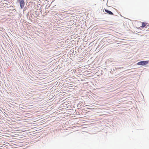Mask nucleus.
<instances>
[{
  "mask_svg": "<svg viewBox=\"0 0 149 149\" xmlns=\"http://www.w3.org/2000/svg\"><path fill=\"white\" fill-rule=\"evenodd\" d=\"M147 25V23L145 22H142V26H141V27L142 28H143L144 27H145Z\"/></svg>",
  "mask_w": 149,
  "mask_h": 149,
  "instance_id": "nucleus-5",
  "label": "nucleus"
},
{
  "mask_svg": "<svg viewBox=\"0 0 149 149\" xmlns=\"http://www.w3.org/2000/svg\"><path fill=\"white\" fill-rule=\"evenodd\" d=\"M149 62V60L146 61H142L139 62L137 63V65H141L142 66H143L146 65Z\"/></svg>",
  "mask_w": 149,
  "mask_h": 149,
  "instance_id": "nucleus-1",
  "label": "nucleus"
},
{
  "mask_svg": "<svg viewBox=\"0 0 149 149\" xmlns=\"http://www.w3.org/2000/svg\"><path fill=\"white\" fill-rule=\"evenodd\" d=\"M25 139H16V140H24Z\"/></svg>",
  "mask_w": 149,
  "mask_h": 149,
  "instance_id": "nucleus-9",
  "label": "nucleus"
},
{
  "mask_svg": "<svg viewBox=\"0 0 149 149\" xmlns=\"http://www.w3.org/2000/svg\"><path fill=\"white\" fill-rule=\"evenodd\" d=\"M29 5H28L27 6H26V7L28 9L29 8Z\"/></svg>",
  "mask_w": 149,
  "mask_h": 149,
  "instance_id": "nucleus-8",
  "label": "nucleus"
},
{
  "mask_svg": "<svg viewBox=\"0 0 149 149\" xmlns=\"http://www.w3.org/2000/svg\"><path fill=\"white\" fill-rule=\"evenodd\" d=\"M18 2L19 3L21 8H24L25 5V2L24 0H22L19 1H18Z\"/></svg>",
  "mask_w": 149,
  "mask_h": 149,
  "instance_id": "nucleus-2",
  "label": "nucleus"
},
{
  "mask_svg": "<svg viewBox=\"0 0 149 149\" xmlns=\"http://www.w3.org/2000/svg\"><path fill=\"white\" fill-rule=\"evenodd\" d=\"M31 10H29L28 11L27 14H29V13H31Z\"/></svg>",
  "mask_w": 149,
  "mask_h": 149,
  "instance_id": "nucleus-7",
  "label": "nucleus"
},
{
  "mask_svg": "<svg viewBox=\"0 0 149 149\" xmlns=\"http://www.w3.org/2000/svg\"><path fill=\"white\" fill-rule=\"evenodd\" d=\"M27 8L26 7V6H25L23 10V11L24 12V11H26L27 10Z\"/></svg>",
  "mask_w": 149,
  "mask_h": 149,
  "instance_id": "nucleus-6",
  "label": "nucleus"
},
{
  "mask_svg": "<svg viewBox=\"0 0 149 149\" xmlns=\"http://www.w3.org/2000/svg\"><path fill=\"white\" fill-rule=\"evenodd\" d=\"M104 11L107 13L108 14L110 15H113V14L112 12L111 11L107 9H104Z\"/></svg>",
  "mask_w": 149,
  "mask_h": 149,
  "instance_id": "nucleus-4",
  "label": "nucleus"
},
{
  "mask_svg": "<svg viewBox=\"0 0 149 149\" xmlns=\"http://www.w3.org/2000/svg\"><path fill=\"white\" fill-rule=\"evenodd\" d=\"M120 68H113L112 69H111V71H110V73L112 74H115V73H116V72L118 71L120 69Z\"/></svg>",
  "mask_w": 149,
  "mask_h": 149,
  "instance_id": "nucleus-3",
  "label": "nucleus"
}]
</instances>
